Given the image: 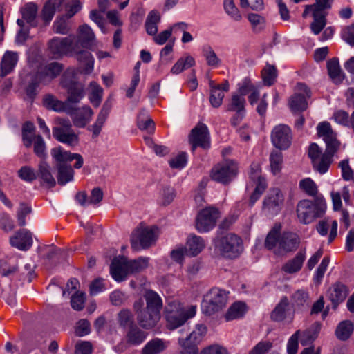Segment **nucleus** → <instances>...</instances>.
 Instances as JSON below:
<instances>
[{
	"label": "nucleus",
	"mask_w": 354,
	"mask_h": 354,
	"mask_svg": "<svg viewBox=\"0 0 354 354\" xmlns=\"http://www.w3.org/2000/svg\"><path fill=\"white\" fill-rule=\"evenodd\" d=\"M214 247L221 257L230 259L239 257L243 251L242 239L232 233L216 237Z\"/></svg>",
	"instance_id": "obj_1"
},
{
	"label": "nucleus",
	"mask_w": 354,
	"mask_h": 354,
	"mask_svg": "<svg viewBox=\"0 0 354 354\" xmlns=\"http://www.w3.org/2000/svg\"><path fill=\"white\" fill-rule=\"evenodd\" d=\"M28 63L34 73L26 76L28 84L26 87V95L32 103L37 95V89L41 82L42 76L38 71L41 64V57L37 47L32 48L28 53Z\"/></svg>",
	"instance_id": "obj_2"
},
{
	"label": "nucleus",
	"mask_w": 354,
	"mask_h": 354,
	"mask_svg": "<svg viewBox=\"0 0 354 354\" xmlns=\"http://www.w3.org/2000/svg\"><path fill=\"white\" fill-rule=\"evenodd\" d=\"M326 208L325 201L322 197H316L314 201L302 200L297 204V214L301 223L308 224L322 216Z\"/></svg>",
	"instance_id": "obj_3"
},
{
	"label": "nucleus",
	"mask_w": 354,
	"mask_h": 354,
	"mask_svg": "<svg viewBox=\"0 0 354 354\" xmlns=\"http://www.w3.org/2000/svg\"><path fill=\"white\" fill-rule=\"evenodd\" d=\"M196 314V308L191 306L185 310L176 301L169 302L165 307V317L167 328L174 330L182 326L187 319L193 317Z\"/></svg>",
	"instance_id": "obj_4"
},
{
	"label": "nucleus",
	"mask_w": 354,
	"mask_h": 354,
	"mask_svg": "<svg viewBox=\"0 0 354 354\" xmlns=\"http://www.w3.org/2000/svg\"><path fill=\"white\" fill-rule=\"evenodd\" d=\"M227 292L218 288H212L205 296L201 304L202 312L210 316L222 310L227 304Z\"/></svg>",
	"instance_id": "obj_5"
},
{
	"label": "nucleus",
	"mask_w": 354,
	"mask_h": 354,
	"mask_svg": "<svg viewBox=\"0 0 354 354\" xmlns=\"http://www.w3.org/2000/svg\"><path fill=\"white\" fill-rule=\"evenodd\" d=\"M73 43L74 35L63 38L55 37L48 43V54L53 59H60L64 56H73L77 47V44Z\"/></svg>",
	"instance_id": "obj_6"
},
{
	"label": "nucleus",
	"mask_w": 354,
	"mask_h": 354,
	"mask_svg": "<svg viewBox=\"0 0 354 354\" xmlns=\"http://www.w3.org/2000/svg\"><path fill=\"white\" fill-rule=\"evenodd\" d=\"M156 227H147L142 223L133 232L131 236V248L135 251L150 247L156 239Z\"/></svg>",
	"instance_id": "obj_7"
},
{
	"label": "nucleus",
	"mask_w": 354,
	"mask_h": 354,
	"mask_svg": "<svg viewBox=\"0 0 354 354\" xmlns=\"http://www.w3.org/2000/svg\"><path fill=\"white\" fill-rule=\"evenodd\" d=\"M238 171V163L235 160L225 159L212 168L211 178L218 183L227 185L237 176Z\"/></svg>",
	"instance_id": "obj_8"
},
{
	"label": "nucleus",
	"mask_w": 354,
	"mask_h": 354,
	"mask_svg": "<svg viewBox=\"0 0 354 354\" xmlns=\"http://www.w3.org/2000/svg\"><path fill=\"white\" fill-rule=\"evenodd\" d=\"M55 123L57 126L53 128V136L57 140L69 146L77 145L78 136L72 129V124L68 119L57 118Z\"/></svg>",
	"instance_id": "obj_9"
},
{
	"label": "nucleus",
	"mask_w": 354,
	"mask_h": 354,
	"mask_svg": "<svg viewBox=\"0 0 354 354\" xmlns=\"http://www.w3.org/2000/svg\"><path fill=\"white\" fill-rule=\"evenodd\" d=\"M139 325L144 329L154 328L160 319V313L149 310L144 307V301L142 298L136 300L133 305Z\"/></svg>",
	"instance_id": "obj_10"
},
{
	"label": "nucleus",
	"mask_w": 354,
	"mask_h": 354,
	"mask_svg": "<svg viewBox=\"0 0 354 354\" xmlns=\"http://www.w3.org/2000/svg\"><path fill=\"white\" fill-rule=\"evenodd\" d=\"M317 135L322 137L326 143L325 153L334 156L340 148L341 142L337 138V133L333 131L328 122H320L317 127Z\"/></svg>",
	"instance_id": "obj_11"
},
{
	"label": "nucleus",
	"mask_w": 354,
	"mask_h": 354,
	"mask_svg": "<svg viewBox=\"0 0 354 354\" xmlns=\"http://www.w3.org/2000/svg\"><path fill=\"white\" fill-rule=\"evenodd\" d=\"M220 216L218 209L207 207L201 209L196 218V228L199 232H207L214 227Z\"/></svg>",
	"instance_id": "obj_12"
},
{
	"label": "nucleus",
	"mask_w": 354,
	"mask_h": 354,
	"mask_svg": "<svg viewBox=\"0 0 354 354\" xmlns=\"http://www.w3.org/2000/svg\"><path fill=\"white\" fill-rule=\"evenodd\" d=\"M283 201L281 191L279 188L271 189L263 200L262 210L267 214L276 215L281 209Z\"/></svg>",
	"instance_id": "obj_13"
},
{
	"label": "nucleus",
	"mask_w": 354,
	"mask_h": 354,
	"mask_svg": "<svg viewBox=\"0 0 354 354\" xmlns=\"http://www.w3.org/2000/svg\"><path fill=\"white\" fill-rule=\"evenodd\" d=\"M189 142L192 145V151L197 147L207 149L210 147L209 133L207 126L199 122L192 129L189 136Z\"/></svg>",
	"instance_id": "obj_14"
},
{
	"label": "nucleus",
	"mask_w": 354,
	"mask_h": 354,
	"mask_svg": "<svg viewBox=\"0 0 354 354\" xmlns=\"http://www.w3.org/2000/svg\"><path fill=\"white\" fill-rule=\"evenodd\" d=\"M272 142L274 147L279 149H288L292 140V134L290 127L285 124L276 126L271 134Z\"/></svg>",
	"instance_id": "obj_15"
},
{
	"label": "nucleus",
	"mask_w": 354,
	"mask_h": 354,
	"mask_svg": "<svg viewBox=\"0 0 354 354\" xmlns=\"http://www.w3.org/2000/svg\"><path fill=\"white\" fill-rule=\"evenodd\" d=\"M110 272L112 277L120 282L126 279L128 274H131L129 268V260L124 257H118L113 259Z\"/></svg>",
	"instance_id": "obj_16"
},
{
	"label": "nucleus",
	"mask_w": 354,
	"mask_h": 354,
	"mask_svg": "<svg viewBox=\"0 0 354 354\" xmlns=\"http://www.w3.org/2000/svg\"><path fill=\"white\" fill-rule=\"evenodd\" d=\"M68 110L71 112L68 114L71 117L74 125L79 128L84 127L93 115V111L89 106L75 109L69 105Z\"/></svg>",
	"instance_id": "obj_17"
},
{
	"label": "nucleus",
	"mask_w": 354,
	"mask_h": 354,
	"mask_svg": "<svg viewBox=\"0 0 354 354\" xmlns=\"http://www.w3.org/2000/svg\"><path fill=\"white\" fill-rule=\"evenodd\" d=\"M73 56H74L77 61L78 69L81 73L90 74L93 71L94 58L90 52L77 48Z\"/></svg>",
	"instance_id": "obj_18"
},
{
	"label": "nucleus",
	"mask_w": 354,
	"mask_h": 354,
	"mask_svg": "<svg viewBox=\"0 0 354 354\" xmlns=\"http://www.w3.org/2000/svg\"><path fill=\"white\" fill-rule=\"evenodd\" d=\"M51 154L57 163H66V162H71L75 160L76 162L74 165V167L75 169L81 168L84 163L83 158L80 154L73 153L70 151H64L62 147H55L52 149Z\"/></svg>",
	"instance_id": "obj_19"
},
{
	"label": "nucleus",
	"mask_w": 354,
	"mask_h": 354,
	"mask_svg": "<svg viewBox=\"0 0 354 354\" xmlns=\"http://www.w3.org/2000/svg\"><path fill=\"white\" fill-rule=\"evenodd\" d=\"M95 39V35L91 28L84 24L79 27L77 37L74 35V44H77V48H90Z\"/></svg>",
	"instance_id": "obj_20"
},
{
	"label": "nucleus",
	"mask_w": 354,
	"mask_h": 354,
	"mask_svg": "<svg viewBox=\"0 0 354 354\" xmlns=\"http://www.w3.org/2000/svg\"><path fill=\"white\" fill-rule=\"evenodd\" d=\"M314 13L313 21L310 24V29L315 35L319 34L326 25V10L331 8V4L319 5Z\"/></svg>",
	"instance_id": "obj_21"
},
{
	"label": "nucleus",
	"mask_w": 354,
	"mask_h": 354,
	"mask_svg": "<svg viewBox=\"0 0 354 354\" xmlns=\"http://www.w3.org/2000/svg\"><path fill=\"white\" fill-rule=\"evenodd\" d=\"M348 294L347 287L340 283H336L328 290V297L333 304V308L336 309L337 306L343 302Z\"/></svg>",
	"instance_id": "obj_22"
},
{
	"label": "nucleus",
	"mask_w": 354,
	"mask_h": 354,
	"mask_svg": "<svg viewBox=\"0 0 354 354\" xmlns=\"http://www.w3.org/2000/svg\"><path fill=\"white\" fill-rule=\"evenodd\" d=\"M18 62V55L12 51H6L0 63V77L3 78L12 73Z\"/></svg>",
	"instance_id": "obj_23"
},
{
	"label": "nucleus",
	"mask_w": 354,
	"mask_h": 354,
	"mask_svg": "<svg viewBox=\"0 0 354 354\" xmlns=\"http://www.w3.org/2000/svg\"><path fill=\"white\" fill-rule=\"evenodd\" d=\"M290 302L286 296H283L272 311L270 318L274 322H282L290 315Z\"/></svg>",
	"instance_id": "obj_24"
},
{
	"label": "nucleus",
	"mask_w": 354,
	"mask_h": 354,
	"mask_svg": "<svg viewBox=\"0 0 354 354\" xmlns=\"http://www.w3.org/2000/svg\"><path fill=\"white\" fill-rule=\"evenodd\" d=\"M43 105L48 110L71 113L70 111L68 110L70 104H68L67 102H62L58 100L52 94H46L44 96Z\"/></svg>",
	"instance_id": "obj_25"
},
{
	"label": "nucleus",
	"mask_w": 354,
	"mask_h": 354,
	"mask_svg": "<svg viewBox=\"0 0 354 354\" xmlns=\"http://www.w3.org/2000/svg\"><path fill=\"white\" fill-rule=\"evenodd\" d=\"M111 109V104L109 102H106L100 113L97 115V118L95 122L88 127V130L92 132L93 138H97L101 132L102 128L107 118L108 115Z\"/></svg>",
	"instance_id": "obj_26"
},
{
	"label": "nucleus",
	"mask_w": 354,
	"mask_h": 354,
	"mask_svg": "<svg viewBox=\"0 0 354 354\" xmlns=\"http://www.w3.org/2000/svg\"><path fill=\"white\" fill-rule=\"evenodd\" d=\"M299 244L298 236L292 232H284L280 238L279 248L286 252L295 250Z\"/></svg>",
	"instance_id": "obj_27"
},
{
	"label": "nucleus",
	"mask_w": 354,
	"mask_h": 354,
	"mask_svg": "<svg viewBox=\"0 0 354 354\" xmlns=\"http://www.w3.org/2000/svg\"><path fill=\"white\" fill-rule=\"evenodd\" d=\"M125 337L127 344L138 346L145 341L147 333L136 324L127 330Z\"/></svg>",
	"instance_id": "obj_28"
},
{
	"label": "nucleus",
	"mask_w": 354,
	"mask_h": 354,
	"mask_svg": "<svg viewBox=\"0 0 354 354\" xmlns=\"http://www.w3.org/2000/svg\"><path fill=\"white\" fill-rule=\"evenodd\" d=\"M137 127L141 131L153 133L155 130V122L149 115L146 109H142L137 117Z\"/></svg>",
	"instance_id": "obj_29"
},
{
	"label": "nucleus",
	"mask_w": 354,
	"mask_h": 354,
	"mask_svg": "<svg viewBox=\"0 0 354 354\" xmlns=\"http://www.w3.org/2000/svg\"><path fill=\"white\" fill-rule=\"evenodd\" d=\"M167 347V342L162 339L154 338L144 346L141 350V354H160Z\"/></svg>",
	"instance_id": "obj_30"
},
{
	"label": "nucleus",
	"mask_w": 354,
	"mask_h": 354,
	"mask_svg": "<svg viewBox=\"0 0 354 354\" xmlns=\"http://www.w3.org/2000/svg\"><path fill=\"white\" fill-rule=\"evenodd\" d=\"M56 168L58 171L57 181L59 185H64L73 179L74 171L71 165L65 162L57 163Z\"/></svg>",
	"instance_id": "obj_31"
},
{
	"label": "nucleus",
	"mask_w": 354,
	"mask_h": 354,
	"mask_svg": "<svg viewBox=\"0 0 354 354\" xmlns=\"http://www.w3.org/2000/svg\"><path fill=\"white\" fill-rule=\"evenodd\" d=\"M146 301V307L145 308L160 313L162 307V301L160 296L153 290H147L144 295Z\"/></svg>",
	"instance_id": "obj_32"
},
{
	"label": "nucleus",
	"mask_w": 354,
	"mask_h": 354,
	"mask_svg": "<svg viewBox=\"0 0 354 354\" xmlns=\"http://www.w3.org/2000/svg\"><path fill=\"white\" fill-rule=\"evenodd\" d=\"M33 146V151L35 154L39 157L41 160H45L47 158L46 145V142L39 134L32 137L30 139V144L29 145H24L26 147H30Z\"/></svg>",
	"instance_id": "obj_33"
},
{
	"label": "nucleus",
	"mask_w": 354,
	"mask_h": 354,
	"mask_svg": "<svg viewBox=\"0 0 354 354\" xmlns=\"http://www.w3.org/2000/svg\"><path fill=\"white\" fill-rule=\"evenodd\" d=\"M205 241L201 236L196 235H191L187 241V250L189 255L196 256L205 248Z\"/></svg>",
	"instance_id": "obj_34"
},
{
	"label": "nucleus",
	"mask_w": 354,
	"mask_h": 354,
	"mask_svg": "<svg viewBox=\"0 0 354 354\" xmlns=\"http://www.w3.org/2000/svg\"><path fill=\"white\" fill-rule=\"evenodd\" d=\"M327 69L330 77L335 84H339L342 82L344 75L340 69L339 61L337 58H333L328 61Z\"/></svg>",
	"instance_id": "obj_35"
},
{
	"label": "nucleus",
	"mask_w": 354,
	"mask_h": 354,
	"mask_svg": "<svg viewBox=\"0 0 354 354\" xmlns=\"http://www.w3.org/2000/svg\"><path fill=\"white\" fill-rule=\"evenodd\" d=\"M37 5L32 2L26 3L24 7V21H26L31 27L37 26Z\"/></svg>",
	"instance_id": "obj_36"
},
{
	"label": "nucleus",
	"mask_w": 354,
	"mask_h": 354,
	"mask_svg": "<svg viewBox=\"0 0 354 354\" xmlns=\"http://www.w3.org/2000/svg\"><path fill=\"white\" fill-rule=\"evenodd\" d=\"M209 102L214 108H218L222 104L225 93H223V91H222L221 89V86H220L219 84H214L212 81L209 82Z\"/></svg>",
	"instance_id": "obj_37"
},
{
	"label": "nucleus",
	"mask_w": 354,
	"mask_h": 354,
	"mask_svg": "<svg viewBox=\"0 0 354 354\" xmlns=\"http://www.w3.org/2000/svg\"><path fill=\"white\" fill-rule=\"evenodd\" d=\"M39 176L48 187H53L56 181L50 172V167L46 160H41L39 165Z\"/></svg>",
	"instance_id": "obj_38"
},
{
	"label": "nucleus",
	"mask_w": 354,
	"mask_h": 354,
	"mask_svg": "<svg viewBox=\"0 0 354 354\" xmlns=\"http://www.w3.org/2000/svg\"><path fill=\"white\" fill-rule=\"evenodd\" d=\"M305 259V254L299 252L291 260L288 261L282 268L287 273H295L300 270Z\"/></svg>",
	"instance_id": "obj_39"
},
{
	"label": "nucleus",
	"mask_w": 354,
	"mask_h": 354,
	"mask_svg": "<svg viewBox=\"0 0 354 354\" xmlns=\"http://www.w3.org/2000/svg\"><path fill=\"white\" fill-rule=\"evenodd\" d=\"M281 227L280 224L276 223L268 234L264 243L267 249L272 250L277 243L279 245Z\"/></svg>",
	"instance_id": "obj_40"
},
{
	"label": "nucleus",
	"mask_w": 354,
	"mask_h": 354,
	"mask_svg": "<svg viewBox=\"0 0 354 354\" xmlns=\"http://www.w3.org/2000/svg\"><path fill=\"white\" fill-rule=\"evenodd\" d=\"M117 322L120 327L123 329L130 328L133 325H136L133 315L130 310L123 308L117 314Z\"/></svg>",
	"instance_id": "obj_41"
},
{
	"label": "nucleus",
	"mask_w": 354,
	"mask_h": 354,
	"mask_svg": "<svg viewBox=\"0 0 354 354\" xmlns=\"http://www.w3.org/2000/svg\"><path fill=\"white\" fill-rule=\"evenodd\" d=\"M66 90L68 94L66 102H67L68 104L69 103L77 104L80 102L84 95V86L81 83L75 84V86H72Z\"/></svg>",
	"instance_id": "obj_42"
},
{
	"label": "nucleus",
	"mask_w": 354,
	"mask_h": 354,
	"mask_svg": "<svg viewBox=\"0 0 354 354\" xmlns=\"http://www.w3.org/2000/svg\"><path fill=\"white\" fill-rule=\"evenodd\" d=\"M289 106L292 112L304 111L308 107L306 97L301 93H295L289 99Z\"/></svg>",
	"instance_id": "obj_43"
},
{
	"label": "nucleus",
	"mask_w": 354,
	"mask_h": 354,
	"mask_svg": "<svg viewBox=\"0 0 354 354\" xmlns=\"http://www.w3.org/2000/svg\"><path fill=\"white\" fill-rule=\"evenodd\" d=\"M353 331V326L351 322L345 320L341 322L335 330L337 337L342 341L347 340Z\"/></svg>",
	"instance_id": "obj_44"
},
{
	"label": "nucleus",
	"mask_w": 354,
	"mask_h": 354,
	"mask_svg": "<svg viewBox=\"0 0 354 354\" xmlns=\"http://www.w3.org/2000/svg\"><path fill=\"white\" fill-rule=\"evenodd\" d=\"M246 311L245 305L242 302H235L227 310L225 317L227 321L242 317Z\"/></svg>",
	"instance_id": "obj_45"
},
{
	"label": "nucleus",
	"mask_w": 354,
	"mask_h": 354,
	"mask_svg": "<svg viewBox=\"0 0 354 354\" xmlns=\"http://www.w3.org/2000/svg\"><path fill=\"white\" fill-rule=\"evenodd\" d=\"M322 324L316 322L313 324L310 327L307 329L303 335L301 343L302 345H306L309 342L315 341L321 330Z\"/></svg>",
	"instance_id": "obj_46"
},
{
	"label": "nucleus",
	"mask_w": 354,
	"mask_h": 354,
	"mask_svg": "<svg viewBox=\"0 0 354 354\" xmlns=\"http://www.w3.org/2000/svg\"><path fill=\"white\" fill-rule=\"evenodd\" d=\"M245 100L238 93H233L231 99L227 106V111H234L236 113L244 112Z\"/></svg>",
	"instance_id": "obj_47"
},
{
	"label": "nucleus",
	"mask_w": 354,
	"mask_h": 354,
	"mask_svg": "<svg viewBox=\"0 0 354 354\" xmlns=\"http://www.w3.org/2000/svg\"><path fill=\"white\" fill-rule=\"evenodd\" d=\"M60 6L61 5L58 4V3L55 0H48L42 8V19L46 24H48L52 20L55 13L57 8H59Z\"/></svg>",
	"instance_id": "obj_48"
},
{
	"label": "nucleus",
	"mask_w": 354,
	"mask_h": 354,
	"mask_svg": "<svg viewBox=\"0 0 354 354\" xmlns=\"http://www.w3.org/2000/svg\"><path fill=\"white\" fill-rule=\"evenodd\" d=\"M195 61L191 56H187L185 58H180L176 63L173 66L171 69V72L173 74H179L185 69L189 68L194 66Z\"/></svg>",
	"instance_id": "obj_49"
},
{
	"label": "nucleus",
	"mask_w": 354,
	"mask_h": 354,
	"mask_svg": "<svg viewBox=\"0 0 354 354\" xmlns=\"http://www.w3.org/2000/svg\"><path fill=\"white\" fill-rule=\"evenodd\" d=\"M333 162V156L324 153L320 159L317 158L316 162H313V167L316 171L320 174L326 173Z\"/></svg>",
	"instance_id": "obj_50"
},
{
	"label": "nucleus",
	"mask_w": 354,
	"mask_h": 354,
	"mask_svg": "<svg viewBox=\"0 0 354 354\" xmlns=\"http://www.w3.org/2000/svg\"><path fill=\"white\" fill-rule=\"evenodd\" d=\"M270 169L273 174H279L282 168L283 156L279 151H273L270 156Z\"/></svg>",
	"instance_id": "obj_51"
},
{
	"label": "nucleus",
	"mask_w": 354,
	"mask_h": 354,
	"mask_svg": "<svg viewBox=\"0 0 354 354\" xmlns=\"http://www.w3.org/2000/svg\"><path fill=\"white\" fill-rule=\"evenodd\" d=\"M178 342L183 348L181 354H198V344L199 343L194 342L193 339H189V336L185 339L179 338Z\"/></svg>",
	"instance_id": "obj_52"
},
{
	"label": "nucleus",
	"mask_w": 354,
	"mask_h": 354,
	"mask_svg": "<svg viewBox=\"0 0 354 354\" xmlns=\"http://www.w3.org/2000/svg\"><path fill=\"white\" fill-rule=\"evenodd\" d=\"M148 257H140L135 260L129 261V268L131 274L140 272L149 266Z\"/></svg>",
	"instance_id": "obj_53"
},
{
	"label": "nucleus",
	"mask_w": 354,
	"mask_h": 354,
	"mask_svg": "<svg viewBox=\"0 0 354 354\" xmlns=\"http://www.w3.org/2000/svg\"><path fill=\"white\" fill-rule=\"evenodd\" d=\"M277 76V71L275 66L267 65L262 71V78L264 84L266 86L272 85Z\"/></svg>",
	"instance_id": "obj_54"
},
{
	"label": "nucleus",
	"mask_w": 354,
	"mask_h": 354,
	"mask_svg": "<svg viewBox=\"0 0 354 354\" xmlns=\"http://www.w3.org/2000/svg\"><path fill=\"white\" fill-rule=\"evenodd\" d=\"M248 19L251 24L254 32H260L264 29L266 20L263 17L259 14L250 13L248 15Z\"/></svg>",
	"instance_id": "obj_55"
},
{
	"label": "nucleus",
	"mask_w": 354,
	"mask_h": 354,
	"mask_svg": "<svg viewBox=\"0 0 354 354\" xmlns=\"http://www.w3.org/2000/svg\"><path fill=\"white\" fill-rule=\"evenodd\" d=\"M75 80V72L73 68L66 69L61 78L60 84L62 88L66 89L75 84H79Z\"/></svg>",
	"instance_id": "obj_56"
},
{
	"label": "nucleus",
	"mask_w": 354,
	"mask_h": 354,
	"mask_svg": "<svg viewBox=\"0 0 354 354\" xmlns=\"http://www.w3.org/2000/svg\"><path fill=\"white\" fill-rule=\"evenodd\" d=\"M203 54L205 57L208 66H217L220 64L221 59L217 57L216 53L211 46H203Z\"/></svg>",
	"instance_id": "obj_57"
},
{
	"label": "nucleus",
	"mask_w": 354,
	"mask_h": 354,
	"mask_svg": "<svg viewBox=\"0 0 354 354\" xmlns=\"http://www.w3.org/2000/svg\"><path fill=\"white\" fill-rule=\"evenodd\" d=\"M223 6L226 13L234 20L239 21L242 19V16L238 8L235 6L234 0H224Z\"/></svg>",
	"instance_id": "obj_58"
},
{
	"label": "nucleus",
	"mask_w": 354,
	"mask_h": 354,
	"mask_svg": "<svg viewBox=\"0 0 354 354\" xmlns=\"http://www.w3.org/2000/svg\"><path fill=\"white\" fill-rule=\"evenodd\" d=\"M53 29L57 34L67 35L71 30V27L65 17L62 16L55 21Z\"/></svg>",
	"instance_id": "obj_59"
},
{
	"label": "nucleus",
	"mask_w": 354,
	"mask_h": 354,
	"mask_svg": "<svg viewBox=\"0 0 354 354\" xmlns=\"http://www.w3.org/2000/svg\"><path fill=\"white\" fill-rule=\"evenodd\" d=\"M308 292L303 290H297L291 296L292 305L297 306H304L305 304H308Z\"/></svg>",
	"instance_id": "obj_60"
},
{
	"label": "nucleus",
	"mask_w": 354,
	"mask_h": 354,
	"mask_svg": "<svg viewBox=\"0 0 354 354\" xmlns=\"http://www.w3.org/2000/svg\"><path fill=\"white\" fill-rule=\"evenodd\" d=\"M64 68V65L59 62H51L46 65L44 68L45 73L47 76H49L51 79L57 77Z\"/></svg>",
	"instance_id": "obj_61"
},
{
	"label": "nucleus",
	"mask_w": 354,
	"mask_h": 354,
	"mask_svg": "<svg viewBox=\"0 0 354 354\" xmlns=\"http://www.w3.org/2000/svg\"><path fill=\"white\" fill-rule=\"evenodd\" d=\"M36 128L32 122L27 121L24 123V145H29L30 139L37 136Z\"/></svg>",
	"instance_id": "obj_62"
},
{
	"label": "nucleus",
	"mask_w": 354,
	"mask_h": 354,
	"mask_svg": "<svg viewBox=\"0 0 354 354\" xmlns=\"http://www.w3.org/2000/svg\"><path fill=\"white\" fill-rule=\"evenodd\" d=\"M85 293L77 291L72 295L71 299V307L77 311L82 310L84 307Z\"/></svg>",
	"instance_id": "obj_63"
},
{
	"label": "nucleus",
	"mask_w": 354,
	"mask_h": 354,
	"mask_svg": "<svg viewBox=\"0 0 354 354\" xmlns=\"http://www.w3.org/2000/svg\"><path fill=\"white\" fill-rule=\"evenodd\" d=\"M299 187L309 196H315L317 193L316 184L309 178L301 180L299 183Z\"/></svg>",
	"instance_id": "obj_64"
}]
</instances>
